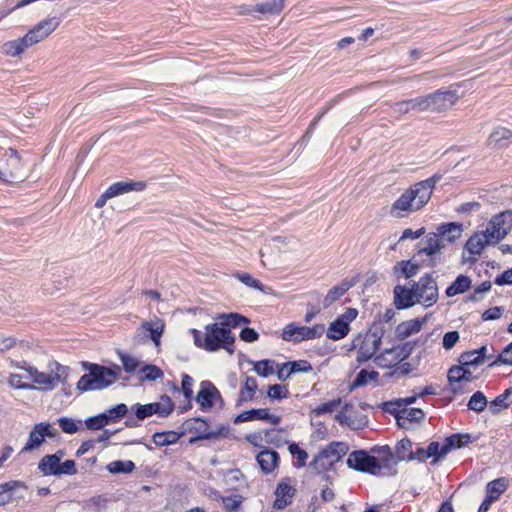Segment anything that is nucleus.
I'll list each match as a JSON object with an SVG mask.
<instances>
[{"label":"nucleus","mask_w":512,"mask_h":512,"mask_svg":"<svg viewBox=\"0 0 512 512\" xmlns=\"http://www.w3.org/2000/svg\"><path fill=\"white\" fill-rule=\"evenodd\" d=\"M440 179L441 176L435 174L411 185L394 201L390 208V215L395 218H403L421 210L431 199L433 190Z\"/></svg>","instance_id":"obj_1"},{"label":"nucleus","mask_w":512,"mask_h":512,"mask_svg":"<svg viewBox=\"0 0 512 512\" xmlns=\"http://www.w3.org/2000/svg\"><path fill=\"white\" fill-rule=\"evenodd\" d=\"M193 342L196 347L209 352H216L220 349L231 351L235 338L229 328L223 327L219 322L207 324L204 331L191 329Z\"/></svg>","instance_id":"obj_2"},{"label":"nucleus","mask_w":512,"mask_h":512,"mask_svg":"<svg viewBox=\"0 0 512 512\" xmlns=\"http://www.w3.org/2000/svg\"><path fill=\"white\" fill-rule=\"evenodd\" d=\"M82 367L87 373L78 380L77 389L83 392L103 390L119 379V366L109 368L99 364L83 362Z\"/></svg>","instance_id":"obj_3"},{"label":"nucleus","mask_w":512,"mask_h":512,"mask_svg":"<svg viewBox=\"0 0 512 512\" xmlns=\"http://www.w3.org/2000/svg\"><path fill=\"white\" fill-rule=\"evenodd\" d=\"M11 366L25 371L32 380V385L42 391H51L55 389L61 381V376L67 370V367L55 362L54 368L51 367L50 373L39 371L36 367L28 365L26 362H17L12 360Z\"/></svg>","instance_id":"obj_4"},{"label":"nucleus","mask_w":512,"mask_h":512,"mask_svg":"<svg viewBox=\"0 0 512 512\" xmlns=\"http://www.w3.org/2000/svg\"><path fill=\"white\" fill-rule=\"evenodd\" d=\"M29 174V168L19 153L9 148L0 158V183L14 185L23 182Z\"/></svg>","instance_id":"obj_5"},{"label":"nucleus","mask_w":512,"mask_h":512,"mask_svg":"<svg viewBox=\"0 0 512 512\" xmlns=\"http://www.w3.org/2000/svg\"><path fill=\"white\" fill-rule=\"evenodd\" d=\"M384 334V326L381 323H374L365 334L359 335L354 340L353 345L357 349L356 358L359 363H364L376 356Z\"/></svg>","instance_id":"obj_6"},{"label":"nucleus","mask_w":512,"mask_h":512,"mask_svg":"<svg viewBox=\"0 0 512 512\" xmlns=\"http://www.w3.org/2000/svg\"><path fill=\"white\" fill-rule=\"evenodd\" d=\"M423 112L442 113L450 110L460 99L457 90L441 88L421 95Z\"/></svg>","instance_id":"obj_7"},{"label":"nucleus","mask_w":512,"mask_h":512,"mask_svg":"<svg viewBox=\"0 0 512 512\" xmlns=\"http://www.w3.org/2000/svg\"><path fill=\"white\" fill-rule=\"evenodd\" d=\"M349 450L345 442H331L325 449L321 450L310 463L317 471L323 472L329 470L335 463L340 461Z\"/></svg>","instance_id":"obj_8"},{"label":"nucleus","mask_w":512,"mask_h":512,"mask_svg":"<svg viewBox=\"0 0 512 512\" xmlns=\"http://www.w3.org/2000/svg\"><path fill=\"white\" fill-rule=\"evenodd\" d=\"M326 331L324 324H316L312 327L297 326L294 323L286 325L282 332L285 341L301 342L304 340L320 338Z\"/></svg>","instance_id":"obj_9"},{"label":"nucleus","mask_w":512,"mask_h":512,"mask_svg":"<svg viewBox=\"0 0 512 512\" xmlns=\"http://www.w3.org/2000/svg\"><path fill=\"white\" fill-rule=\"evenodd\" d=\"M417 303L430 307L438 300V287L436 280L430 274L422 276L414 284Z\"/></svg>","instance_id":"obj_10"},{"label":"nucleus","mask_w":512,"mask_h":512,"mask_svg":"<svg viewBox=\"0 0 512 512\" xmlns=\"http://www.w3.org/2000/svg\"><path fill=\"white\" fill-rule=\"evenodd\" d=\"M512 228V212L506 211L492 217L484 232L493 244L501 241Z\"/></svg>","instance_id":"obj_11"},{"label":"nucleus","mask_w":512,"mask_h":512,"mask_svg":"<svg viewBox=\"0 0 512 512\" xmlns=\"http://www.w3.org/2000/svg\"><path fill=\"white\" fill-rule=\"evenodd\" d=\"M346 462L348 467L357 471L368 472L373 475H379L381 473L382 467L378 459L368 455L364 450L352 452Z\"/></svg>","instance_id":"obj_12"},{"label":"nucleus","mask_w":512,"mask_h":512,"mask_svg":"<svg viewBox=\"0 0 512 512\" xmlns=\"http://www.w3.org/2000/svg\"><path fill=\"white\" fill-rule=\"evenodd\" d=\"M60 25L57 16L47 17L33 26L25 34L30 46L38 44L48 38Z\"/></svg>","instance_id":"obj_13"},{"label":"nucleus","mask_w":512,"mask_h":512,"mask_svg":"<svg viewBox=\"0 0 512 512\" xmlns=\"http://www.w3.org/2000/svg\"><path fill=\"white\" fill-rule=\"evenodd\" d=\"M335 419L340 425H346L352 430H361L368 424L367 417L356 412L353 405L349 403L343 405L335 415Z\"/></svg>","instance_id":"obj_14"},{"label":"nucleus","mask_w":512,"mask_h":512,"mask_svg":"<svg viewBox=\"0 0 512 512\" xmlns=\"http://www.w3.org/2000/svg\"><path fill=\"white\" fill-rule=\"evenodd\" d=\"M57 430L49 423L36 424L29 434L27 443L22 449V452H30L38 448L45 440V437H55Z\"/></svg>","instance_id":"obj_15"},{"label":"nucleus","mask_w":512,"mask_h":512,"mask_svg":"<svg viewBox=\"0 0 512 512\" xmlns=\"http://www.w3.org/2000/svg\"><path fill=\"white\" fill-rule=\"evenodd\" d=\"M290 478L282 479L275 489V501L273 507L277 510H283L291 505L296 494L295 487L291 484Z\"/></svg>","instance_id":"obj_16"},{"label":"nucleus","mask_w":512,"mask_h":512,"mask_svg":"<svg viewBox=\"0 0 512 512\" xmlns=\"http://www.w3.org/2000/svg\"><path fill=\"white\" fill-rule=\"evenodd\" d=\"M404 349V347L400 346L386 348L374 357V362L380 368H391L407 357Z\"/></svg>","instance_id":"obj_17"},{"label":"nucleus","mask_w":512,"mask_h":512,"mask_svg":"<svg viewBox=\"0 0 512 512\" xmlns=\"http://www.w3.org/2000/svg\"><path fill=\"white\" fill-rule=\"evenodd\" d=\"M414 285L412 288L397 285L394 288V303L398 309L410 308L417 303Z\"/></svg>","instance_id":"obj_18"},{"label":"nucleus","mask_w":512,"mask_h":512,"mask_svg":"<svg viewBox=\"0 0 512 512\" xmlns=\"http://www.w3.org/2000/svg\"><path fill=\"white\" fill-rule=\"evenodd\" d=\"M426 322V318H415L397 325L395 335L398 340H405L406 338L419 333Z\"/></svg>","instance_id":"obj_19"},{"label":"nucleus","mask_w":512,"mask_h":512,"mask_svg":"<svg viewBox=\"0 0 512 512\" xmlns=\"http://www.w3.org/2000/svg\"><path fill=\"white\" fill-rule=\"evenodd\" d=\"M186 429L190 432H195L196 437L190 439V443H194L201 439H212L217 434L209 430V426L206 421L200 418H193L185 422Z\"/></svg>","instance_id":"obj_20"},{"label":"nucleus","mask_w":512,"mask_h":512,"mask_svg":"<svg viewBox=\"0 0 512 512\" xmlns=\"http://www.w3.org/2000/svg\"><path fill=\"white\" fill-rule=\"evenodd\" d=\"M424 416L419 408H403L397 412L396 420L399 427L409 429L412 424L421 422Z\"/></svg>","instance_id":"obj_21"},{"label":"nucleus","mask_w":512,"mask_h":512,"mask_svg":"<svg viewBox=\"0 0 512 512\" xmlns=\"http://www.w3.org/2000/svg\"><path fill=\"white\" fill-rule=\"evenodd\" d=\"M444 247L443 240L437 233H430L419 242L418 254L433 256L440 253Z\"/></svg>","instance_id":"obj_22"},{"label":"nucleus","mask_w":512,"mask_h":512,"mask_svg":"<svg viewBox=\"0 0 512 512\" xmlns=\"http://www.w3.org/2000/svg\"><path fill=\"white\" fill-rule=\"evenodd\" d=\"M266 420L272 424H278L281 421V417L278 415L271 414L268 409L260 408V409H252L248 411L242 412L238 415L236 421L246 422L252 420Z\"/></svg>","instance_id":"obj_23"},{"label":"nucleus","mask_w":512,"mask_h":512,"mask_svg":"<svg viewBox=\"0 0 512 512\" xmlns=\"http://www.w3.org/2000/svg\"><path fill=\"white\" fill-rule=\"evenodd\" d=\"M256 460L261 471L265 474H270L278 467L279 454L276 451L264 449L258 453Z\"/></svg>","instance_id":"obj_24"},{"label":"nucleus","mask_w":512,"mask_h":512,"mask_svg":"<svg viewBox=\"0 0 512 512\" xmlns=\"http://www.w3.org/2000/svg\"><path fill=\"white\" fill-rule=\"evenodd\" d=\"M218 394V390L211 382L203 381L197 394L196 401L202 409H209L213 406V399Z\"/></svg>","instance_id":"obj_25"},{"label":"nucleus","mask_w":512,"mask_h":512,"mask_svg":"<svg viewBox=\"0 0 512 512\" xmlns=\"http://www.w3.org/2000/svg\"><path fill=\"white\" fill-rule=\"evenodd\" d=\"M30 46L26 36L5 42L1 52L8 57H20Z\"/></svg>","instance_id":"obj_26"},{"label":"nucleus","mask_w":512,"mask_h":512,"mask_svg":"<svg viewBox=\"0 0 512 512\" xmlns=\"http://www.w3.org/2000/svg\"><path fill=\"white\" fill-rule=\"evenodd\" d=\"M463 232V225L457 222L444 223L437 227V234L444 241L455 242L460 239Z\"/></svg>","instance_id":"obj_27"},{"label":"nucleus","mask_w":512,"mask_h":512,"mask_svg":"<svg viewBox=\"0 0 512 512\" xmlns=\"http://www.w3.org/2000/svg\"><path fill=\"white\" fill-rule=\"evenodd\" d=\"M511 138L512 130L506 127L497 126L493 128L489 134L486 144L491 148L500 149L505 146L504 142L510 140Z\"/></svg>","instance_id":"obj_28"},{"label":"nucleus","mask_w":512,"mask_h":512,"mask_svg":"<svg viewBox=\"0 0 512 512\" xmlns=\"http://www.w3.org/2000/svg\"><path fill=\"white\" fill-rule=\"evenodd\" d=\"M63 456L64 452L62 451H58L52 455L44 456L38 465L40 471L45 475H57Z\"/></svg>","instance_id":"obj_29"},{"label":"nucleus","mask_w":512,"mask_h":512,"mask_svg":"<svg viewBox=\"0 0 512 512\" xmlns=\"http://www.w3.org/2000/svg\"><path fill=\"white\" fill-rule=\"evenodd\" d=\"M493 244L484 231L474 233L466 242L465 249L473 255H478L482 252L486 245Z\"/></svg>","instance_id":"obj_30"},{"label":"nucleus","mask_w":512,"mask_h":512,"mask_svg":"<svg viewBox=\"0 0 512 512\" xmlns=\"http://www.w3.org/2000/svg\"><path fill=\"white\" fill-rule=\"evenodd\" d=\"M16 487L24 486L19 481H9L0 484V507L10 504H18L17 497L14 493Z\"/></svg>","instance_id":"obj_31"},{"label":"nucleus","mask_w":512,"mask_h":512,"mask_svg":"<svg viewBox=\"0 0 512 512\" xmlns=\"http://www.w3.org/2000/svg\"><path fill=\"white\" fill-rule=\"evenodd\" d=\"M145 188L143 182H117L112 184L105 192L111 198L130 191H142Z\"/></svg>","instance_id":"obj_32"},{"label":"nucleus","mask_w":512,"mask_h":512,"mask_svg":"<svg viewBox=\"0 0 512 512\" xmlns=\"http://www.w3.org/2000/svg\"><path fill=\"white\" fill-rule=\"evenodd\" d=\"M141 328L147 331L150 335L151 340L156 347L160 346L161 337L164 332L165 324L163 320L156 318L151 321L143 322Z\"/></svg>","instance_id":"obj_33"},{"label":"nucleus","mask_w":512,"mask_h":512,"mask_svg":"<svg viewBox=\"0 0 512 512\" xmlns=\"http://www.w3.org/2000/svg\"><path fill=\"white\" fill-rule=\"evenodd\" d=\"M464 366H453L449 369L447 378L450 385V390L453 393H462L464 391L463 384Z\"/></svg>","instance_id":"obj_34"},{"label":"nucleus","mask_w":512,"mask_h":512,"mask_svg":"<svg viewBox=\"0 0 512 512\" xmlns=\"http://www.w3.org/2000/svg\"><path fill=\"white\" fill-rule=\"evenodd\" d=\"M470 442H472L470 434H453L442 444V454H448L452 449L461 448Z\"/></svg>","instance_id":"obj_35"},{"label":"nucleus","mask_w":512,"mask_h":512,"mask_svg":"<svg viewBox=\"0 0 512 512\" xmlns=\"http://www.w3.org/2000/svg\"><path fill=\"white\" fill-rule=\"evenodd\" d=\"M393 108L400 115L408 114L411 111L423 112L422 98L421 96H418L412 99L396 102Z\"/></svg>","instance_id":"obj_36"},{"label":"nucleus","mask_w":512,"mask_h":512,"mask_svg":"<svg viewBox=\"0 0 512 512\" xmlns=\"http://www.w3.org/2000/svg\"><path fill=\"white\" fill-rule=\"evenodd\" d=\"M512 404V387L506 389L502 394L497 396L489 404V410L493 414H497Z\"/></svg>","instance_id":"obj_37"},{"label":"nucleus","mask_w":512,"mask_h":512,"mask_svg":"<svg viewBox=\"0 0 512 512\" xmlns=\"http://www.w3.org/2000/svg\"><path fill=\"white\" fill-rule=\"evenodd\" d=\"M349 330V325L337 318L329 325L326 335L331 340H341L349 333Z\"/></svg>","instance_id":"obj_38"},{"label":"nucleus","mask_w":512,"mask_h":512,"mask_svg":"<svg viewBox=\"0 0 512 512\" xmlns=\"http://www.w3.org/2000/svg\"><path fill=\"white\" fill-rule=\"evenodd\" d=\"M25 379H29L28 374L25 376L19 373H9L7 376V384L11 389L14 390H35L36 385L25 382Z\"/></svg>","instance_id":"obj_39"},{"label":"nucleus","mask_w":512,"mask_h":512,"mask_svg":"<svg viewBox=\"0 0 512 512\" xmlns=\"http://www.w3.org/2000/svg\"><path fill=\"white\" fill-rule=\"evenodd\" d=\"M148 405L152 415L157 414L161 417L168 416L174 409V404L168 396L161 397L160 402L148 403Z\"/></svg>","instance_id":"obj_40"},{"label":"nucleus","mask_w":512,"mask_h":512,"mask_svg":"<svg viewBox=\"0 0 512 512\" xmlns=\"http://www.w3.org/2000/svg\"><path fill=\"white\" fill-rule=\"evenodd\" d=\"M471 286V279L466 275H459L455 281L447 288L446 294L449 297L464 293Z\"/></svg>","instance_id":"obj_41"},{"label":"nucleus","mask_w":512,"mask_h":512,"mask_svg":"<svg viewBox=\"0 0 512 512\" xmlns=\"http://www.w3.org/2000/svg\"><path fill=\"white\" fill-rule=\"evenodd\" d=\"M419 271L418 263L411 260L397 262L393 268L395 275L402 274L405 278L409 279L415 276Z\"/></svg>","instance_id":"obj_42"},{"label":"nucleus","mask_w":512,"mask_h":512,"mask_svg":"<svg viewBox=\"0 0 512 512\" xmlns=\"http://www.w3.org/2000/svg\"><path fill=\"white\" fill-rule=\"evenodd\" d=\"M350 288L347 282H343L338 286L331 288L323 299V306L325 308L330 307L340 297H342Z\"/></svg>","instance_id":"obj_43"},{"label":"nucleus","mask_w":512,"mask_h":512,"mask_svg":"<svg viewBox=\"0 0 512 512\" xmlns=\"http://www.w3.org/2000/svg\"><path fill=\"white\" fill-rule=\"evenodd\" d=\"M507 481L505 478H498L490 481L486 486V496L496 501L506 490Z\"/></svg>","instance_id":"obj_44"},{"label":"nucleus","mask_w":512,"mask_h":512,"mask_svg":"<svg viewBox=\"0 0 512 512\" xmlns=\"http://www.w3.org/2000/svg\"><path fill=\"white\" fill-rule=\"evenodd\" d=\"M285 0H267L264 3L257 4L254 7V11L262 13V14H278L284 8Z\"/></svg>","instance_id":"obj_45"},{"label":"nucleus","mask_w":512,"mask_h":512,"mask_svg":"<svg viewBox=\"0 0 512 512\" xmlns=\"http://www.w3.org/2000/svg\"><path fill=\"white\" fill-rule=\"evenodd\" d=\"M233 276L237 278L240 282H242L244 285L259 290L263 293H268L270 290L269 287L263 286V284L259 280L253 278L248 273L235 272Z\"/></svg>","instance_id":"obj_46"},{"label":"nucleus","mask_w":512,"mask_h":512,"mask_svg":"<svg viewBox=\"0 0 512 512\" xmlns=\"http://www.w3.org/2000/svg\"><path fill=\"white\" fill-rule=\"evenodd\" d=\"M258 388L257 381L253 377H247L244 386L239 392V400L241 402L251 400Z\"/></svg>","instance_id":"obj_47"},{"label":"nucleus","mask_w":512,"mask_h":512,"mask_svg":"<svg viewBox=\"0 0 512 512\" xmlns=\"http://www.w3.org/2000/svg\"><path fill=\"white\" fill-rule=\"evenodd\" d=\"M487 404L488 401L485 395L482 392L477 391L470 397L467 406L470 410L479 413L487 407Z\"/></svg>","instance_id":"obj_48"},{"label":"nucleus","mask_w":512,"mask_h":512,"mask_svg":"<svg viewBox=\"0 0 512 512\" xmlns=\"http://www.w3.org/2000/svg\"><path fill=\"white\" fill-rule=\"evenodd\" d=\"M178 435L175 432H158L153 435V442L156 446H166L177 442Z\"/></svg>","instance_id":"obj_49"},{"label":"nucleus","mask_w":512,"mask_h":512,"mask_svg":"<svg viewBox=\"0 0 512 512\" xmlns=\"http://www.w3.org/2000/svg\"><path fill=\"white\" fill-rule=\"evenodd\" d=\"M220 319L222 320L220 323L225 328L236 327L241 323H249V320L246 317L237 313L223 314L220 316Z\"/></svg>","instance_id":"obj_50"},{"label":"nucleus","mask_w":512,"mask_h":512,"mask_svg":"<svg viewBox=\"0 0 512 512\" xmlns=\"http://www.w3.org/2000/svg\"><path fill=\"white\" fill-rule=\"evenodd\" d=\"M109 417L106 413L97 416L89 417L85 421L87 429L98 430L109 424Z\"/></svg>","instance_id":"obj_51"},{"label":"nucleus","mask_w":512,"mask_h":512,"mask_svg":"<svg viewBox=\"0 0 512 512\" xmlns=\"http://www.w3.org/2000/svg\"><path fill=\"white\" fill-rule=\"evenodd\" d=\"M135 468V464L130 461H113L108 465V470L111 473H129L132 472Z\"/></svg>","instance_id":"obj_52"},{"label":"nucleus","mask_w":512,"mask_h":512,"mask_svg":"<svg viewBox=\"0 0 512 512\" xmlns=\"http://www.w3.org/2000/svg\"><path fill=\"white\" fill-rule=\"evenodd\" d=\"M341 404V399H332L328 402H325L321 405H318L314 409L311 410V414L314 416H320L325 413H331L333 412L338 406Z\"/></svg>","instance_id":"obj_53"},{"label":"nucleus","mask_w":512,"mask_h":512,"mask_svg":"<svg viewBox=\"0 0 512 512\" xmlns=\"http://www.w3.org/2000/svg\"><path fill=\"white\" fill-rule=\"evenodd\" d=\"M459 363L464 367L479 366L481 363V356L477 355L474 350L464 352L460 355Z\"/></svg>","instance_id":"obj_54"},{"label":"nucleus","mask_w":512,"mask_h":512,"mask_svg":"<svg viewBox=\"0 0 512 512\" xmlns=\"http://www.w3.org/2000/svg\"><path fill=\"white\" fill-rule=\"evenodd\" d=\"M141 373L143 374L142 380L154 381L162 378L163 371L156 365L148 364L142 367Z\"/></svg>","instance_id":"obj_55"},{"label":"nucleus","mask_w":512,"mask_h":512,"mask_svg":"<svg viewBox=\"0 0 512 512\" xmlns=\"http://www.w3.org/2000/svg\"><path fill=\"white\" fill-rule=\"evenodd\" d=\"M59 426L62 431L67 434H74L79 430L81 421H75L72 418L62 417L58 419Z\"/></svg>","instance_id":"obj_56"},{"label":"nucleus","mask_w":512,"mask_h":512,"mask_svg":"<svg viewBox=\"0 0 512 512\" xmlns=\"http://www.w3.org/2000/svg\"><path fill=\"white\" fill-rule=\"evenodd\" d=\"M273 361L261 360L254 363V371L262 377H268L274 373Z\"/></svg>","instance_id":"obj_57"},{"label":"nucleus","mask_w":512,"mask_h":512,"mask_svg":"<svg viewBox=\"0 0 512 512\" xmlns=\"http://www.w3.org/2000/svg\"><path fill=\"white\" fill-rule=\"evenodd\" d=\"M267 395L272 400H281L288 397L289 391L287 386L275 384L269 387Z\"/></svg>","instance_id":"obj_58"},{"label":"nucleus","mask_w":512,"mask_h":512,"mask_svg":"<svg viewBox=\"0 0 512 512\" xmlns=\"http://www.w3.org/2000/svg\"><path fill=\"white\" fill-rule=\"evenodd\" d=\"M289 452L297 457V466L303 467L306 465L308 454L305 450L301 449L298 444L292 443L288 447Z\"/></svg>","instance_id":"obj_59"},{"label":"nucleus","mask_w":512,"mask_h":512,"mask_svg":"<svg viewBox=\"0 0 512 512\" xmlns=\"http://www.w3.org/2000/svg\"><path fill=\"white\" fill-rule=\"evenodd\" d=\"M18 340L12 335L0 334V353L11 351L17 346Z\"/></svg>","instance_id":"obj_60"},{"label":"nucleus","mask_w":512,"mask_h":512,"mask_svg":"<svg viewBox=\"0 0 512 512\" xmlns=\"http://www.w3.org/2000/svg\"><path fill=\"white\" fill-rule=\"evenodd\" d=\"M411 449L412 442L407 438L402 439L401 441H399L396 447L397 458L399 460L408 459L409 453L412 452Z\"/></svg>","instance_id":"obj_61"},{"label":"nucleus","mask_w":512,"mask_h":512,"mask_svg":"<svg viewBox=\"0 0 512 512\" xmlns=\"http://www.w3.org/2000/svg\"><path fill=\"white\" fill-rule=\"evenodd\" d=\"M290 373H309L313 370L312 365L307 360H298L289 362Z\"/></svg>","instance_id":"obj_62"},{"label":"nucleus","mask_w":512,"mask_h":512,"mask_svg":"<svg viewBox=\"0 0 512 512\" xmlns=\"http://www.w3.org/2000/svg\"><path fill=\"white\" fill-rule=\"evenodd\" d=\"M378 372L376 371H371V372H368L366 370H361L355 381H354V385L359 387V386H364L368 383L369 380H376L378 378Z\"/></svg>","instance_id":"obj_63"},{"label":"nucleus","mask_w":512,"mask_h":512,"mask_svg":"<svg viewBox=\"0 0 512 512\" xmlns=\"http://www.w3.org/2000/svg\"><path fill=\"white\" fill-rule=\"evenodd\" d=\"M497 364L512 366V342L499 354L498 358L492 362L490 366Z\"/></svg>","instance_id":"obj_64"}]
</instances>
